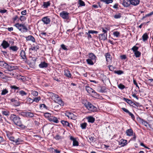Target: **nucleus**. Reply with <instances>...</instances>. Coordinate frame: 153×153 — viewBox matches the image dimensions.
Here are the masks:
<instances>
[{"label": "nucleus", "mask_w": 153, "mask_h": 153, "mask_svg": "<svg viewBox=\"0 0 153 153\" xmlns=\"http://www.w3.org/2000/svg\"><path fill=\"white\" fill-rule=\"evenodd\" d=\"M9 119L13 121L15 124L19 126H22L20 118L19 117L14 114H11L9 118Z\"/></svg>", "instance_id": "1"}, {"label": "nucleus", "mask_w": 153, "mask_h": 153, "mask_svg": "<svg viewBox=\"0 0 153 153\" xmlns=\"http://www.w3.org/2000/svg\"><path fill=\"white\" fill-rule=\"evenodd\" d=\"M52 99L55 102L59 104L60 106H63L64 103L63 102L59 96L53 93H50Z\"/></svg>", "instance_id": "2"}, {"label": "nucleus", "mask_w": 153, "mask_h": 153, "mask_svg": "<svg viewBox=\"0 0 153 153\" xmlns=\"http://www.w3.org/2000/svg\"><path fill=\"white\" fill-rule=\"evenodd\" d=\"M21 32H26L27 31V29L25 26V25L19 23H17L14 25Z\"/></svg>", "instance_id": "3"}, {"label": "nucleus", "mask_w": 153, "mask_h": 153, "mask_svg": "<svg viewBox=\"0 0 153 153\" xmlns=\"http://www.w3.org/2000/svg\"><path fill=\"white\" fill-rule=\"evenodd\" d=\"M85 105L89 110L91 111L94 112L97 110V108L90 102H88L87 104L85 103Z\"/></svg>", "instance_id": "4"}, {"label": "nucleus", "mask_w": 153, "mask_h": 153, "mask_svg": "<svg viewBox=\"0 0 153 153\" xmlns=\"http://www.w3.org/2000/svg\"><path fill=\"white\" fill-rule=\"evenodd\" d=\"M69 13L65 11H63L60 13V16L64 19H68L69 17Z\"/></svg>", "instance_id": "5"}, {"label": "nucleus", "mask_w": 153, "mask_h": 153, "mask_svg": "<svg viewBox=\"0 0 153 153\" xmlns=\"http://www.w3.org/2000/svg\"><path fill=\"white\" fill-rule=\"evenodd\" d=\"M42 20L45 24L46 25L49 24L51 22L50 19L48 16L45 17L43 18Z\"/></svg>", "instance_id": "6"}, {"label": "nucleus", "mask_w": 153, "mask_h": 153, "mask_svg": "<svg viewBox=\"0 0 153 153\" xmlns=\"http://www.w3.org/2000/svg\"><path fill=\"white\" fill-rule=\"evenodd\" d=\"M6 68L8 69L9 71H11L17 68V67L15 66L9 65L7 64Z\"/></svg>", "instance_id": "7"}, {"label": "nucleus", "mask_w": 153, "mask_h": 153, "mask_svg": "<svg viewBox=\"0 0 153 153\" xmlns=\"http://www.w3.org/2000/svg\"><path fill=\"white\" fill-rule=\"evenodd\" d=\"M22 115L29 117H32L34 116L33 113L28 112H23L22 113Z\"/></svg>", "instance_id": "8"}, {"label": "nucleus", "mask_w": 153, "mask_h": 153, "mask_svg": "<svg viewBox=\"0 0 153 153\" xmlns=\"http://www.w3.org/2000/svg\"><path fill=\"white\" fill-rule=\"evenodd\" d=\"M20 56L24 60H27V58L25 52L23 50H22L20 53Z\"/></svg>", "instance_id": "9"}, {"label": "nucleus", "mask_w": 153, "mask_h": 153, "mask_svg": "<svg viewBox=\"0 0 153 153\" xmlns=\"http://www.w3.org/2000/svg\"><path fill=\"white\" fill-rule=\"evenodd\" d=\"M48 119L50 122H53L56 123H58L59 122V121L57 118L55 117H51L50 118H48Z\"/></svg>", "instance_id": "10"}, {"label": "nucleus", "mask_w": 153, "mask_h": 153, "mask_svg": "<svg viewBox=\"0 0 153 153\" xmlns=\"http://www.w3.org/2000/svg\"><path fill=\"white\" fill-rule=\"evenodd\" d=\"M89 59L93 60L95 62L96 61V57L95 55L92 53H90L88 54Z\"/></svg>", "instance_id": "11"}, {"label": "nucleus", "mask_w": 153, "mask_h": 153, "mask_svg": "<svg viewBox=\"0 0 153 153\" xmlns=\"http://www.w3.org/2000/svg\"><path fill=\"white\" fill-rule=\"evenodd\" d=\"M70 139L73 141V146H78L79 145L78 142L75 138L72 136H71Z\"/></svg>", "instance_id": "12"}, {"label": "nucleus", "mask_w": 153, "mask_h": 153, "mask_svg": "<svg viewBox=\"0 0 153 153\" xmlns=\"http://www.w3.org/2000/svg\"><path fill=\"white\" fill-rule=\"evenodd\" d=\"M99 38L100 40H105L107 39V34H101L99 35Z\"/></svg>", "instance_id": "13"}, {"label": "nucleus", "mask_w": 153, "mask_h": 153, "mask_svg": "<svg viewBox=\"0 0 153 153\" xmlns=\"http://www.w3.org/2000/svg\"><path fill=\"white\" fill-rule=\"evenodd\" d=\"M134 133L133 131L131 128L128 129L126 131V134L128 136H133Z\"/></svg>", "instance_id": "14"}, {"label": "nucleus", "mask_w": 153, "mask_h": 153, "mask_svg": "<svg viewBox=\"0 0 153 153\" xmlns=\"http://www.w3.org/2000/svg\"><path fill=\"white\" fill-rule=\"evenodd\" d=\"M39 66L41 68H46L48 67V64L45 62H43L39 65Z\"/></svg>", "instance_id": "15"}, {"label": "nucleus", "mask_w": 153, "mask_h": 153, "mask_svg": "<svg viewBox=\"0 0 153 153\" xmlns=\"http://www.w3.org/2000/svg\"><path fill=\"white\" fill-rule=\"evenodd\" d=\"M1 45L4 48L6 49L9 46L10 44L6 41L4 40Z\"/></svg>", "instance_id": "16"}, {"label": "nucleus", "mask_w": 153, "mask_h": 153, "mask_svg": "<svg viewBox=\"0 0 153 153\" xmlns=\"http://www.w3.org/2000/svg\"><path fill=\"white\" fill-rule=\"evenodd\" d=\"M68 118L73 120H75L76 118V116L70 112L68 113V115H67Z\"/></svg>", "instance_id": "17"}, {"label": "nucleus", "mask_w": 153, "mask_h": 153, "mask_svg": "<svg viewBox=\"0 0 153 153\" xmlns=\"http://www.w3.org/2000/svg\"><path fill=\"white\" fill-rule=\"evenodd\" d=\"M131 0H124L123 3V5L125 7H127L128 6L131 4Z\"/></svg>", "instance_id": "18"}, {"label": "nucleus", "mask_w": 153, "mask_h": 153, "mask_svg": "<svg viewBox=\"0 0 153 153\" xmlns=\"http://www.w3.org/2000/svg\"><path fill=\"white\" fill-rule=\"evenodd\" d=\"M140 0H131V4L134 6H136L138 4L140 3Z\"/></svg>", "instance_id": "19"}, {"label": "nucleus", "mask_w": 153, "mask_h": 153, "mask_svg": "<svg viewBox=\"0 0 153 153\" xmlns=\"http://www.w3.org/2000/svg\"><path fill=\"white\" fill-rule=\"evenodd\" d=\"M127 144V141L126 140L121 139L119 142V145L121 146H123Z\"/></svg>", "instance_id": "20"}, {"label": "nucleus", "mask_w": 153, "mask_h": 153, "mask_svg": "<svg viewBox=\"0 0 153 153\" xmlns=\"http://www.w3.org/2000/svg\"><path fill=\"white\" fill-rule=\"evenodd\" d=\"M64 75L69 78H71L72 76L70 71L67 70L64 71Z\"/></svg>", "instance_id": "21"}, {"label": "nucleus", "mask_w": 153, "mask_h": 153, "mask_svg": "<svg viewBox=\"0 0 153 153\" xmlns=\"http://www.w3.org/2000/svg\"><path fill=\"white\" fill-rule=\"evenodd\" d=\"M26 39L27 40L29 41L30 40L32 41L33 42H35V39L33 36L30 35L28 36L27 37H26Z\"/></svg>", "instance_id": "22"}, {"label": "nucleus", "mask_w": 153, "mask_h": 153, "mask_svg": "<svg viewBox=\"0 0 153 153\" xmlns=\"http://www.w3.org/2000/svg\"><path fill=\"white\" fill-rule=\"evenodd\" d=\"M88 122L91 123H93L95 121V118L92 116H90L87 117Z\"/></svg>", "instance_id": "23"}, {"label": "nucleus", "mask_w": 153, "mask_h": 153, "mask_svg": "<svg viewBox=\"0 0 153 153\" xmlns=\"http://www.w3.org/2000/svg\"><path fill=\"white\" fill-rule=\"evenodd\" d=\"M105 56L107 61L108 62H111V57L110 54L108 53H107L106 54Z\"/></svg>", "instance_id": "24"}, {"label": "nucleus", "mask_w": 153, "mask_h": 153, "mask_svg": "<svg viewBox=\"0 0 153 153\" xmlns=\"http://www.w3.org/2000/svg\"><path fill=\"white\" fill-rule=\"evenodd\" d=\"M61 123L64 126H69V123L66 121L62 120Z\"/></svg>", "instance_id": "25"}, {"label": "nucleus", "mask_w": 153, "mask_h": 153, "mask_svg": "<svg viewBox=\"0 0 153 153\" xmlns=\"http://www.w3.org/2000/svg\"><path fill=\"white\" fill-rule=\"evenodd\" d=\"M2 114L6 116H7L10 115V112L9 111L7 110H3L1 111Z\"/></svg>", "instance_id": "26"}, {"label": "nucleus", "mask_w": 153, "mask_h": 153, "mask_svg": "<svg viewBox=\"0 0 153 153\" xmlns=\"http://www.w3.org/2000/svg\"><path fill=\"white\" fill-rule=\"evenodd\" d=\"M149 37L147 33H144L142 36V38L143 41H145L148 39Z\"/></svg>", "instance_id": "27"}, {"label": "nucleus", "mask_w": 153, "mask_h": 153, "mask_svg": "<svg viewBox=\"0 0 153 153\" xmlns=\"http://www.w3.org/2000/svg\"><path fill=\"white\" fill-rule=\"evenodd\" d=\"M86 62L87 63L90 65H93L94 64V61L89 59H86Z\"/></svg>", "instance_id": "28"}, {"label": "nucleus", "mask_w": 153, "mask_h": 153, "mask_svg": "<svg viewBox=\"0 0 153 153\" xmlns=\"http://www.w3.org/2000/svg\"><path fill=\"white\" fill-rule=\"evenodd\" d=\"M51 3L50 1H48L47 2H43V6L44 7V8H47L48 7L50 6V5Z\"/></svg>", "instance_id": "29"}, {"label": "nucleus", "mask_w": 153, "mask_h": 153, "mask_svg": "<svg viewBox=\"0 0 153 153\" xmlns=\"http://www.w3.org/2000/svg\"><path fill=\"white\" fill-rule=\"evenodd\" d=\"M7 64L4 61H0V66L2 67L6 68Z\"/></svg>", "instance_id": "30"}, {"label": "nucleus", "mask_w": 153, "mask_h": 153, "mask_svg": "<svg viewBox=\"0 0 153 153\" xmlns=\"http://www.w3.org/2000/svg\"><path fill=\"white\" fill-rule=\"evenodd\" d=\"M39 48V46L38 45H36L34 46L33 47H31L30 48V50H32V51H36Z\"/></svg>", "instance_id": "31"}, {"label": "nucleus", "mask_w": 153, "mask_h": 153, "mask_svg": "<svg viewBox=\"0 0 153 153\" xmlns=\"http://www.w3.org/2000/svg\"><path fill=\"white\" fill-rule=\"evenodd\" d=\"M10 49L12 50L13 51H16L18 49V48L16 46H13L10 47Z\"/></svg>", "instance_id": "32"}, {"label": "nucleus", "mask_w": 153, "mask_h": 153, "mask_svg": "<svg viewBox=\"0 0 153 153\" xmlns=\"http://www.w3.org/2000/svg\"><path fill=\"white\" fill-rule=\"evenodd\" d=\"M113 35L116 37H119L120 36V33L119 32L116 31H114L113 33Z\"/></svg>", "instance_id": "33"}, {"label": "nucleus", "mask_w": 153, "mask_h": 153, "mask_svg": "<svg viewBox=\"0 0 153 153\" xmlns=\"http://www.w3.org/2000/svg\"><path fill=\"white\" fill-rule=\"evenodd\" d=\"M123 100L126 102L128 104H131L133 103V102L130 100L127 99L126 98H124Z\"/></svg>", "instance_id": "34"}, {"label": "nucleus", "mask_w": 153, "mask_h": 153, "mask_svg": "<svg viewBox=\"0 0 153 153\" xmlns=\"http://www.w3.org/2000/svg\"><path fill=\"white\" fill-rule=\"evenodd\" d=\"M85 89L89 93H91V91H92V88L87 86H85Z\"/></svg>", "instance_id": "35"}, {"label": "nucleus", "mask_w": 153, "mask_h": 153, "mask_svg": "<svg viewBox=\"0 0 153 153\" xmlns=\"http://www.w3.org/2000/svg\"><path fill=\"white\" fill-rule=\"evenodd\" d=\"M22 141L21 140V139L18 138L17 139H15L14 141V142H15L16 144H18L20 143V142H22Z\"/></svg>", "instance_id": "36"}, {"label": "nucleus", "mask_w": 153, "mask_h": 153, "mask_svg": "<svg viewBox=\"0 0 153 153\" xmlns=\"http://www.w3.org/2000/svg\"><path fill=\"white\" fill-rule=\"evenodd\" d=\"M136 57H139L141 55V53L138 51L135 52L134 53Z\"/></svg>", "instance_id": "37"}, {"label": "nucleus", "mask_w": 153, "mask_h": 153, "mask_svg": "<svg viewBox=\"0 0 153 153\" xmlns=\"http://www.w3.org/2000/svg\"><path fill=\"white\" fill-rule=\"evenodd\" d=\"M121 13H117L115 15H114V17L115 19H119L121 17Z\"/></svg>", "instance_id": "38"}, {"label": "nucleus", "mask_w": 153, "mask_h": 153, "mask_svg": "<svg viewBox=\"0 0 153 153\" xmlns=\"http://www.w3.org/2000/svg\"><path fill=\"white\" fill-rule=\"evenodd\" d=\"M19 94L21 96H23L24 95H27V93L23 91L22 90L20 91L19 92Z\"/></svg>", "instance_id": "39"}, {"label": "nucleus", "mask_w": 153, "mask_h": 153, "mask_svg": "<svg viewBox=\"0 0 153 153\" xmlns=\"http://www.w3.org/2000/svg\"><path fill=\"white\" fill-rule=\"evenodd\" d=\"M98 91L100 92L103 93L105 91V89L104 87H100L99 88Z\"/></svg>", "instance_id": "40"}, {"label": "nucleus", "mask_w": 153, "mask_h": 153, "mask_svg": "<svg viewBox=\"0 0 153 153\" xmlns=\"http://www.w3.org/2000/svg\"><path fill=\"white\" fill-rule=\"evenodd\" d=\"M101 1L105 2L106 4L111 3L113 2L112 0H102Z\"/></svg>", "instance_id": "41"}, {"label": "nucleus", "mask_w": 153, "mask_h": 153, "mask_svg": "<svg viewBox=\"0 0 153 153\" xmlns=\"http://www.w3.org/2000/svg\"><path fill=\"white\" fill-rule=\"evenodd\" d=\"M147 82L149 85L153 86V79H149Z\"/></svg>", "instance_id": "42"}, {"label": "nucleus", "mask_w": 153, "mask_h": 153, "mask_svg": "<svg viewBox=\"0 0 153 153\" xmlns=\"http://www.w3.org/2000/svg\"><path fill=\"white\" fill-rule=\"evenodd\" d=\"M33 101L34 100H33L30 98H27L26 100V102L27 103H32Z\"/></svg>", "instance_id": "43"}, {"label": "nucleus", "mask_w": 153, "mask_h": 153, "mask_svg": "<svg viewBox=\"0 0 153 153\" xmlns=\"http://www.w3.org/2000/svg\"><path fill=\"white\" fill-rule=\"evenodd\" d=\"M54 138L56 140H59L62 139L63 138L62 137L60 136L58 134L56 135L54 137Z\"/></svg>", "instance_id": "44"}, {"label": "nucleus", "mask_w": 153, "mask_h": 153, "mask_svg": "<svg viewBox=\"0 0 153 153\" xmlns=\"http://www.w3.org/2000/svg\"><path fill=\"white\" fill-rule=\"evenodd\" d=\"M7 136L10 140L14 142V141H15V139L11 135H9L8 134L7 135Z\"/></svg>", "instance_id": "45"}, {"label": "nucleus", "mask_w": 153, "mask_h": 153, "mask_svg": "<svg viewBox=\"0 0 153 153\" xmlns=\"http://www.w3.org/2000/svg\"><path fill=\"white\" fill-rule=\"evenodd\" d=\"M114 72L115 74H117L118 75H120L123 73V71H122L119 70L117 71H114Z\"/></svg>", "instance_id": "46"}, {"label": "nucleus", "mask_w": 153, "mask_h": 153, "mask_svg": "<svg viewBox=\"0 0 153 153\" xmlns=\"http://www.w3.org/2000/svg\"><path fill=\"white\" fill-rule=\"evenodd\" d=\"M12 89H14L15 90H18V91L20 90V89L19 87L16 86L15 85H13L11 86Z\"/></svg>", "instance_id": "47"}, {"label": "nucleus", "mask_w": 153, "mask_h": 153, "mask_svg": "<svg viewBox=\"0 0 153 153\" xmlns=\"http://www.w3.org/2000/svg\"><path fill=\"white\" fill-rule=\"evenodd\" d=\"M8 92V91L6 89H4L2 91V92L1 93V94L2 95H4L6 94Z\"/></svg>", "instance_id": "48"}, {"label": "nucleus", "mask_w": 153, "mask_h": 153, "mask_svg": "<svg viewBox=\"0 0 153 153\" xmlns=\"http://www.w3.org/2000/svg\"><path fill=\"white\" fill-rule=\"evenodd\" d=\"M31 94L34 96H36L38 95V92L35 91H32Z\"/></svg>", "instance_id": "49"}, {"label": "nucleus", "mask_w": 153, "mask_h": 153, "mask_svg": "<svg viewBox=\"0 0 153 153\" xmlns=\"http://www.w3.org/2000/svg\"><path fill=\"white\" fill-rule=\"evenodd\" d=\"M79 4L81 6H83L85 5V4L84 1L82 0H79Z\"/></svg>", "instance_id": "50"}, {"label": "nucleus", "mask_w": 153, "mask_h": 153, "mask_svg": "<svg viewBox=\"0 0 153 153\" xmlns=\"http://www.w3.org/2000/svg\"><path fill=\"white\" fill-rule=\"evenodd\" d=\"M138 49V48L136 46H134L131 49L134 52L137 51Z\"/></svg>", "instance_id": "51"}, {"label": "nucleus", "mask_w": 153, "mask_h": 153, "mask_svg": "<svg viewBox=\"0 0 153 153\" xmlns=\"http://www.w3.org/2000/svg\"><path fill=\"white\" fill-rule=\"evenodd\" d=\"M87 126V123H82L81 125V126L82 129H85Z\"/></svg>", "instance_id": "52"}, {"label": "nucleus", "mask_w": 153, "mask_h": 153, "mask_svg": "<svg viewBox=\"0 0 153 153\" xmlns=\"http://www.w3.org/2000/svg\"><path fill=\"white\" fill-rule=\"evenodd\" d=\"M51 114H50L48 113H45L44 114V116L45 117H48V118H50L51 117Z\"/></svg>", "instance_id": "53"}, {"label": "nucleus", "mask_w": 153, "mask_h": 153, "mask_svg": "<svg viewBox=\"0 0 153 153\" xmlns=\"http://www.w3.org/2000/svg\"><path fill=\"white\" fill-rule=\"evenodd\" d=\"M40 100V97H35L34 98L33 100L34 101L36 102H38L39 100Z\"/></svg>", "instance_id": "54"}, {"label": "nucleus", "mask_w": 153, "mask_h": 153, "mask_svg": "<svg viewBox=\"0 0 153 153\" xmlns=\"http://www.w3.org/2000/svg\"><path fill=\"white\" fill-rule=\"evenodd\" d=\"M118 87L119 88H120V89H124L125 87V86L121 84H120L118 85Z\"/></svg>", "instance_id": "55"}, {"label": "nucleus", "mask_w": 153, "mask_h": 153, "mask_svg": "<svg viewBox=\"0 0 153 153\" xmlns=\"http://www.w3.org/2000/svg\"><path fill=\"white\" fill-rule=\"evenodd\" d=\"M108 67L109 68L110 70L112 71H113L115 68L112 65H109Z\"/></svg>", "instance_id": "56"}, {"label": "nucleus", "mask_w": 153, "mask_h": 153, "mask_svg": "<svg viewBox=\"0 0 153 153\" xmlns=\"http://www.w3.org/2000/svg\"><path fill=\"white\" fill-rule=\"evenodd\" d=\"M61 47L62 48L65 50H67L68 49L67 48L66 46L64 44H62L61 45Z\"/></svg>", "instance_id": "57"}, {"label": "nucleus", "mask_w": 153, "mask_h": 153, "mask_svg": "<svg viewBox=\"0 0 153 153\" xmlns=\"http://www.w3.org/2000/svg\"><path fill=\"white\" fill-rule=\"evenodd\" d=\"M98 32L95 30H89L88 31V33H97Z\"/></svg>", "instance_id": "58"}, {"label": "nucleus", "mask_w": 153, "mask_h": 153, "mask_svg": "<svg viewBox=\"0 0 153 153\" xmlns=\"http://www.w3.org/2000/svg\"><path fill=\"white\" fill-rule=\"evenodd\" d=\"M128 114H129V115L131 117L132 119H133V120H134V119L135 117L133 114H132L130 112L128 113Z\"/></svg>", "instance_id": "59"}, {"label": "nucleus", "mask_w": 153, "mask_h": 153, "mask_svg": "<svg viewBox=\"0 0 153 153\" xmlns=\"http://www.w3.org/2000/svg\"><path fill=\"white\" fill-rule=\"evenodd\" d=\"M40 108H42V109H43L42 108H45L46 109H47V107L46 106V105L44 104H42L40 105Z\"/></svg>", "instance_id": "60"}, {"label": "nucleus", "mask_w": 153, "mask_h": 153, "mask_svg": "<svg viewBox=\"0 0 153 153\" xmlns=\"http://www.w3.org/2000/svg\"><path fill=\"white\" fill-rule=\"evenodd\" d=\"M14 105L16 106H18L20 105V103L19 102L17 101L13 103Z\"/></svg>", "instance_id": "61"}, {"label": "nucleus", "mask_w": 153, "mask_h": 153, "mask_svg": "<svg viewBox=\"0 0 153 153\" xmlns=\"http://www.w3.org/2000/svg\"><path fill=\"white\" fill-rule=\"evenodd\" d=\"M122 109L123 111L127 113H128L129 112V111H128V110H127V109H126L125 108H123Z\"/></svg>", "instance_id": "62"}, {"label": "nucleus", "mask_w": 153, "mask_h": 153, "mask_svg": "<svg viewBox=\"0 0 153 153\" xmlns=\"http://www.w3.org/2000/svg\"><path fill=\"white\" fill-rule=\"evenodd\" d=\"M89 139L90 140V141H89L90 143L94 142V138L93 137H89Z\"/></svg>", "instance_id": "63"}, {"label": "nucleus", "mask_w": 153, "mask_h": 153, "mask_svg": "<svg viewBox=\"0 0 153 153\" xmlns=\"http://www.w3.org/2000/svg\"><path fill=\"white\" fill-rule=\"evenodd\" d=\"M25 17L24 16H21L20 17V19L21 21H23L25 20Z\"/></svg>", "instance_id": "64"}]
</instances>
